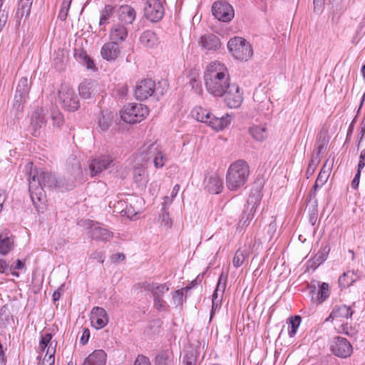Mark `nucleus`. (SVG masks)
I'll return each instance as SVG.
<instances>
[{
  "mask_svg": "<svg viewBox=\"0 0 365 365\" xmlns=\"http://www.w3.org/2000/svg\"><path fill=\"white\" fill-rule=\"evenodd\" d=\"M58 100L62 107L68 111H75L79 108V101L73 88L61 84L58 90Z\"/></svg>",
  "mask_w": 365,
  "mask_h": 365,
  "instance_id": "obj_9",
  "label": "nucleus"
},
{
  "mask_svg": "<svg viewBox=\"0 0 365 365\" xmlns=\"http://www.w3.org/2000/svg\"><path fill=\"white\" fill-rule=\"evenodd\" d=\"M143 291L150 293L153 299V307L158 312H167L169 305L164 299V295L169 291V285L157 282H143L139 284Z\"/></svg>",
  "mask_w": 365,
  "mask_h": 365,
  "instance_id": "obj_4",
  "label": "nucleus"
},
{
  "mask_svg": "<svg viewBox=\"0 0 365 365\" xmlns=\"http://www.w3.org/2000/svg\"><path fill=\"white\" fill-rule=\"evenodd\" d=\"M365 166V149L362 150L359 156L358 170H361Z\"/></svg>",
  "mask_w": 365,
  "mask_h": 365,
  "instance_id": "obj_56",
  "label": "nucleus"
},
{
  "mask_svg": "<svg viewBox=\"0 0 365 365\" xmlns=\"http://www.w3.org/2000/svg\"><path fill=\"white\" fill-rule=\"evenodd\" d=\"M227 48L235 58L247 61L252 56L251 45L241 37L231 38L227 43Z\"/></svg>",
  "mask_w": 365,
  "mask_h": 365,
  "instance_id": "obj_8",
  "label": "nucleus"
},
{
  "mask_svg": "<svg viewBox=\"0 0 365 365\" xmlns=\"http://www.w3.org/2000/svg\"><path fill=\"white\" fill-rule=\"evenodd\" d=\"M250 255V249L247 247L240 248L237 250L232 259L233 266L238 268L244 264Z\"/></svg>",
  "mask_w": 365,
  "mask_h": 365,
  "instance_id": "obj_36",
  "label": "nucleus"
},
{
  "mask_svg": "<svg viewBox=\"0 0 365 365\" xmlns=\"http://www.w3.org/2000/svg\"><path fill=\"white\" fill-rule=\"evenodd\" d=\"M9 268L10 267L6 261L4 259H0V273H6Z\"/></svg>",
  "mask_w": 365,
  "mask_h": 365,
  "instance_id": "obj_60",
  "label": "nucleus"
},
{
  "mask_svg": "<svg viewBox=\"0 0 365 365\" xmlns=\"http://www.w3.org/2000/svg\"><path fill=\"white\" fill-rule=\"evenodd\" d=\"M301 317L299 316H294L291 317L287 322L288 324V334L290 337H293L300 325Z\"/></svg>",
  "mask_w": 365,
  "mask_h": 365,
  "instance_id": "obj_43",
  "label": "nucleus"
},
{
  "mask_svg": "<svg viewBox=\"0 0 365 365\" xmlns=\"http://www.w3.org/2000/svg\"><path fill=\"white\" fill-rule=\"evenodd\" d=\"M360 174H361V170H357V173L355 175V176H354V179H353V180L351 182V187L354 189H356L358 187V186H359Z\"/></svg>",
  "mask_w": 365,
  "mask_h": 365,
  "instance_id": "obj_58",
  "label": "nucleus"
},
{
  "mask_svg": "<svg viewBox=\"0 0 365 365\" xmlns=\"http://www.w3.org/2000/svg\"><path fill=\"white\" fill-rule=\"evenodd\" d=\"M57 341L52 339L51 333L42 334L39 341V351L46 352L41 365H54Z\"/></svg>",
  "mask_w": 365,
  "mask_h": 365,
  "instance_id": "obj_10",
  "label": "nucleus"
},
{
  "mask_svg": "<svg viewBox=\"0 0 365 365\" xmlns=\"http://www.w3.org/2000/svg\"><path fill=\"white\" fill-rule=\"evenodd\" d=\"M89 336H90V331L88 329H86L83 330V335L81 338V343L82 344H85L88 342V339H89Z\"/></svg>",
  "mask_w": 365,
  "mask_h": 365,
  "instance_id": "obj_62",
  "label": "nucleus"
},
{
  "mask_svg": "<svg viewBox=\"0 0 365 365\" xmlns=\"http://www.w3.org/2000/svg\"><path fill=\"white\" fill-rule=\"evenodd\" d=\"M172 300L175 306L182 305L183 302V290L178 289L173 292Z\"/></svg>",
  "mask_w": 365,
  "mask_h": 365,
  "instance_id": "obj_50",
  "label": "nucleus"
},
{
  "mask_svg": "<svg viewBox=\"0 0 365 365\" xmlns=\"http://www.w3.org/2000/svg\"><path fill=\"white\" fill-rule=\"evenodd\" d=\"M73 160L75 162H74V163L73 165V168H72V171H71L72 175H81L82 173V170H81L80 164L75 159H73Z\"/></svg>",
  "mask_w": 365,
  "mask_h": 365,
  "instance_id": "obj_54",
  "label": "nucleus"
},
{
  "mask_svg": "<svg viewBox=\"0 0 365 365\" xmlns=\"http://www.w3.org/2000/svg\"><path fill=\"white\" fill-rule=\"evenodd\" d=\"M26 96L16 93L14 98L13 108L17 113H21L24 110V103L26 101Z\"/></svg>",
  "mask_w": 365,
  "mask_h": 365,
  "instance_id": "obj_45",
  "label": "nucleus"
},
{
  "mask_svg": "<svg viewBox=\"0 0 365 365\" xmlns=\"http://www.w3.org/2000/svg\"><path fill=\"white\" fill-rule=\"evenodd\" d=\"M277 223L275 220L272 221L269 223L268 227H267V233L269 235V238H272L277 230Z\"/></svg>",
  "mask_w": 365,
  "mask_h": 365,
  "instance_id": "obj_53",
  "label": "nucleus"
},
{
  "mask_svg": "<svg viewBox=\"0 0 365 365\" xmlns=\"http://www.w3.org/2000/svg\"><path fill=\"white\" fill-rule=\"evenodd\" d=\"M261 199L262 195L259 189H255L251 191L247 200V207L241 216L240 222L242 226H247L253 219Z\"/></svg>",
  "mask_w": 365,
  "mask_h": 365,
  "instance_id": "obj_11",
  "label": "nucleus"
},
{
  "mask_svg": "<svg viewBox=\"0 0 365 365\" xmlns=\"http://www.w3.org/2000/svg\"><path fill=\"white\" fill-rule=\"evenodd\" d=\"M198 43L201 48L207 53L216 51L219 50L221 46L219 38L211 34L202 36Z\"/></svg>",
  "mask_w": 365,
  "mask_h": 365,
  "instance_id": "obj_22",
  "label": "nucleus"
},
{
  "mask_svg": "<svg viewBox=\"0 0 365 365\" xmlns=\"http://www.w3.org/2000/svg\"><path fill=\"white\" fill-rule=\"evenodd\" d=\"M72 0H63L62 2L61 8L58 13V19L61 21H65L68 16V12L70 9V6Z\"/></svg>",
  "mask_w": 365,
  "mask_h": 365,
  "instance_id": "obj_47",
  "label": "nucleus"
},
{
  "mask_svg": "<svg viewBox=\"0 0 365 365\" xmlns=\"http://www.w3.org/2000/svg\"><path fill=\"white\" fill-rule=\"evenodd\" d=\"M318 162H319V159L314 160V158H312L311 160V163H309V165L307 168V173H309V174H312L314 172L316 165L317 164Z\"/></svg>",
  "mask_w": 365,
  "mask_h": 365,
  "instance_id": "obj_57",
  "label": "nucleus"
},
{
  "mask_svg": "<svg viewBox=\"0 0 365 365\" xmlns=\"http://www.w3.org/2000/svg\"><path fill=\"white\" fill-rule=\"evenodd\" d=\"M224 101L230 108H237L240 106L243 101V92L241 88L235 84H230L229 88L225 91Z\"/></svg>",
  "mask_w": 365,
  "mask_h": 365,
  "instance_id": "obj_15",
  "label": "nucleus"
},
{
  "mask_svg": "<svg viewBox=\"0 0 365 365\" xmlns=\"http://www.w3.org/2000/svg\"><path fill=\"white\" fill-rule=\"evenodd\" d=\"M14 247L13 236L0 235V255L5 256L8 255Z\"/></svg>",
  "mask_w": 365,
  "mask_h": 365,
  "instance_id": "obj_38",
  "label": "nucleus"
},
{
  "mask_svg": "<svg viewBox=\"0 0 365 365\" xmlns=\"http://www.w3.org/2000/svg\"><path fill=\"white\" fill-rule=\"evenodd\" d=\"M155 83L151 79H145L139 82L135 90L137 99L143 101L151 96L155 91Z\"/></svg>",
  "mask_w": 365,
  "mask_h": 365,
  "instance_id": "obj_19",
  "label": "nucleus"
},
{
  "mask_svg": "<svg viewBox=\"0 0 365 365\" xmlns=\"http://www.w3.org/2000/svg\"><path fill=\"white\" fill-rule=\"evenodd\" d=\"M138 161L148 163L153 160L155 168H162L168 161V157L165 150L157 143L145 144L139 153L136 154Z\"/></svg>",
  "mask_w": 365,
  "mask_h": 365,
  "instance_id": "obj_5",
  "label": "nucleus"
},
{
  "mask_svg": "<svg viewBox=\"0 0 365 365\" xmlns=\"http://www.w3.org/2000/svg\"><path fill=\"white\" fill-rule=\"evenodd\" d=\"M91 258L97 259L100 262H103L106 257L102 252H95L91 255Z\"/></svg>",
  "mask_w": 365,
  "mask_h": 365,
  "instance_id": "obj_55",
  "label": "nucleus"
},
{
  "mask_svg": "<svg viewBox=\"0 0 365 365\" xmlns=\"http://www.w3.org/2000/svg\"><path fill=\"white\" fill-rule=\"evenodd\" d=\"M30 84L26 77H22L17 85L16 93L28 97Z\"/></svg>",
  "mask_w": 365,
  "mask_h": 365,
  "instance_id": "obj_42",
  "label": "nucleus"
},
{
  "mask_svg": "<svg viewBox=\"0 0 365 365\" xmlns=\"http://www.w3.org/2000/svg\"><path fill=\"white\" fill-rule=\"evenodd\" d=\"M46 110L42 107H38L32 112L29 130L33 136L39 135L41 128L46 124Z\"/></svg>",
  "mask_w": 365,
  "mask_h": 365,
  "instance_id": "obj_14",
  "label": "nucleus"
},
{
  "mask_svg": "<svg viewBox=\"0 0 365 365\" xmlns=\"http://www.w3.org/2000/svg\"><path fill=\"white\" fill-rule=\"evenodd\" d=\"M113 115L108 110H103L98 118V125L102 130H106L110 127Z\"/></svg>",
  "mask_w": 365,
  "mask_h": 365,
  "instance_id": "obj_41",
  "label": "nucleus"
},
{
  "mask_svg": "<svg viewBox=\"0 0 365 365\" xmlns=\"http://www.w3.org/2000/svg\"><path fill=\"white\" fill-rule=\"evenodd\" d=\"M183 365H195L196 357L192 354H187L182 359Z\"/></svg>",
  "mask_w": 365,
  "mask_h": 365,
  "instance_id": "obj_51",
  "label": "nucleus"
},
{
  "mask_svg": "<svg viewBox=\"0 0 365 365\" xmlns=\"http://www.w3.org/2000/svg\"><path fill=\"white\" fill-rule=\"evenodd\" d=\"M145 16L150 21L157 22L164 15V8L160 0H148L144 7Z\"/></svg>",
  "mask_w": 365,
  "mask_h": 365,
  "instance_id": "obj_16",
  "label": "nucleus"
},
{
  "mask_svg": "<svg viewBox=\"0 0 365 365\" xmlns=\"http://www.w3.org/2000/svg\"><path fill=\"white\" fill-rule=\"evenodd\" d=\"M252 138L258 142L264 141L268 137V130L266 124L252 125L249 128Z\"/></svg>",
  "mask_w": 365,
  "mask_h": 365,
  "instance_id": "obj_32",
  "label": "nucleus"
},
{
  "mask_svg": "<svg viewBox=\"0 0 365 365\" xmlns=\"http://www.w3.org/2000/svg\"><path fill=\"white\" fill-rule=\"evenodd\" d=\"M149 113L147 106L141 103H129L120 111L121 119L130 124L142 121Z\"/></svg>",
  "mask_w": 365,
  "mask_h": 365,
  "instance_id": "obj_7",
  "label": "nucleus"
},
{
  "mask_svg": "<svg viewBox=\"0 0 365 365\" xmlns=\"http://www.w3.org/2000/svg\"><path fill=\"white\" fill-rule=\"evenodd\" d=\"M75 55L86 66L87 68L93 69L95 67L93 61L83 50H78L76 52Z\"/></svg>",
  "mask_w": 365,
  "mask_h": 365,
  "instance_id": "obj_44",
  "label": "nucleus"
},
{
  "mask_svg": "<svg viewBox=\"0 0 365 365\" xmlns=\"http://www.w3.org/2000/svg\"><path fill=\"white\" fill-rule=\"evenodd\" d=\"M169 354L168 351H161L155 356V362L158 365H168Z\"/></svg>",
  "mask_w": 365,
  "mask_h": 365,
  "instance_id": "obj_49",
  "label": "nucleus"
},
{
  "mask_svg": "<svg viewBox=\"0 0 365 365\" xmlns=\"http://www.w3.org/2000/svg\"><path fill=\"white\" fill-rule=\"evenodd\" d=\"M113 162V158L109 155L94 158L89 165L90 175L93 177L108 169Z\"/></svg>",
  "mask_w": 365,
  "mask_h": 365,
  "instance_id": "obj_17",
  "label": "nucleus"
},
{
  "mask_svg": "<svg viewBox=\"0 0 365 365\" xmlns=\"http://www.w3.org/2000/svg\"><path fill=\"white\" fill-rule=\"evenodd\" d=\"M191 115L197 121L208 124L215 130H221L230 124L232 117L229 114L220 118L212 115L209 110L202 108L195 107L191 111Z\"/></svg>",
  "mask_w": 365,
  "mask_h": 365,
  "instance_id": "obj_6",
  "label": "nucleus"
},
{
  "mask_svg": "<svg viewBox=\"0 0 365 365\" xmlns=\"http://www.w3.org/2000/svg\"><path fill=\"white\" fill-rule=\"evenodd\" d=\"M250 176V166L243 160L232 163L226 174V185L230 190H237L247 183Z\"/></svg>",
  "mask_w": 365,
  "mask_h": 365,
  "instance_id": "obj_3",
  "label": "nucleus"
},
{
  "mask_svg": "<svg viewBox=\"0 0 365 365\" xmlns=\"http://www.w3.org/2000/svg\"><path fill=\"white\" fill-rule=\"evenodd\" d=\"M179 190H180V185H175L173 187V190L171 192V197H172V199L170 200V198L168 197V200H167V202H169L170 201L172 202L173 199L174 197H175V196L178 195Z\"/></svg>",
  "mask_w": 365,
  "mask_h": 365,
  "instance_id": "obj_64",
  "label": "nucleus"
},
{
  "mask_svg": "<svg viewBox=\"0 0 365 365\" xmlns=\"http://www.w3.org/2000/svg\"><path fill=\"white\" fill-rule=\"evenodd\" d=\"M34 0H20L19 8L16 14V21L20 24L21 19L24 16L27 17L31 12V8Z\"/></svg>",
  "mask_w": 365,
  "mask_h": 365,
  "instance_id": "obj_34",
  "label": "nucleus"
},
{
  "mask_svg": "<svg viewBox=\"0 0 365 365\" xmlns=\"http://www.w3.org/2000/svg\"><path fill=\"white\" fill-rule=\"evenodd\" d=\"M212 11L217 19L223 22L230 21L235 15L232 6L222 1L215 2L212 7Z\"/></svg>",
  "mask_w": 365,
  "mask_h": 365,
  "instance_id": "obj_13",
  "label": "nucleus"
},
{
  "mask_svg": "<svg viewBox=\"0 0 365 365\" xmlns=\"http://www.w3.org/2000/svg\"><path fill=\"white\" fill-rule=\"evenodd\" d=\"M204 187L208 192L218 194L223 188L222 181L217 174H213L205 177Z\"/></svg>",
  "mask_w": 365,
  "mask_h": 365,
  "instance_id": "obj_24",
  "label": "nucleus"
},
{
  "mask_svg": "<svg viewBox=\"0 0 365 365\" xmlns=\"http://www.w3.org/2000/svg\"><path fill=\"white\" fill-rule=\"evenodd\" d=\"M128 29L125 25L120 23L114 24L110 29L109 37L110 41H117L118 43L124 41L128 36Z\"/></svg>",
  "mask_w": 365,
  "mask_h": 365,
  "instance_id": "obj_25",
  "label": "nucleus"
},
{
  "mask_svg": "<svg viewBox=\"0 0 365 365\" xmlns=\"http://www.w3.org/2000/svg\"><path fill=\"white\" fill-rule=\"evenodd\" d=\"M8 20V13H2L0 14V31H1L2 28L6 24V21Z\"/></svg>",
  "mask_w": 365,
  "mask_h": 365,
  "instance_id": "obj_63",
  "label": "nucleus"
},
{
  "mask_svg": "<svg viewBox=\"0 0 365 365\" xmlns=\"http://www.w3.org/2000/svg\"><path fill=\"white\" fill-rule=\"evenodd\" d=\"M353 311L350 307L344 304L335 306L326 321L330 319H349L351 317Z\"/></svg>",
  "mask_w": 365,
  "mask_h": 365,
  "instance_id": "obj_29",
  "label": "nucleus"
},
{
  "mask_svg": "<svg viewBox=\"0 0 365 365\" xmlns=\"http://www.w3.org/2000/svg\"><path fill=\"white\" fill-rule=\"evenodd\" d=\"M334 164V158L330 160L327 159L324 163L323 167L322 168L318 177L315 181L314 189L317 190L319 187H322L325 182L327 181L331 168Z\"/></svg>",
  "mask_w": 365,
  "mask_h": 365,
  "instance_id": "obj_26",
  "label": "nucleus"
},
{
  "mask_svg": "<svg viewBox=\"0 0 365 365\" xmlns=\"http://www.w3.org/2000/svg\"><path fill=\"white\" fill-rule=\"evenodd\" d=\"M226 277H223V273L221 274L219 277L217 287L212 294V306L210 313V317L212 318L214 311L220 307L221 303V299H218V292H221V295L223 294L225 289Z\"/></svg>",
  "mask_w": 365,
  "mask_h": 365,
  "instance_id": "obj_31",
  "label": "nucleus"
},
{
  "mask_svg": "<svg viewBox=\"0 0 365 365\" xmlns=\"http://www.w3.org/2000/svg\"><path fill=\"white\" fill-rule=\"evenodd\" d=\"M363 277L361 272L354 270H349L344 272L339 278V284L341 287L346 288L352 285L356 281L361 279Z\"/></svg>",
  "mask_w": 365,
  "mask_h": 365,
  "instance_id": "obj_28",
  "label": "nucleus"
},
{
  "mask_svg": "<svg viewBox=\"0 0 365 365\" xmlns=\"http://www.w3.org/2000/svg\"><path fill=\"white\" fill-rule=\"evenodd\" d=\"M167 200H168V197H165L164 198V202L163 203L162 212L159 216L158 221L160 222L161 225L167 227L168 228H170L172 226V222L170 218L169 213L168 212L167 206H168L170 204H171V201H170L169 202H167Z\"/></svg>",
  "mask_w": 365,
  "mask_h": 365,
  "instance_id": "obj_40",
  "label": "nucleus"
},
{
  "mask_svg": "<svg viewBox=\"0 0 365 365\" xmlns=\"http://www.w3.org/2000/svg\"><path fill=\"white\" fill-rule=\"evenodd\" d=\"M8 197V195L5 190H0V212L2 210L3 205Z\"/></svg>",
  "mask_w": 365,
  "mask_h": 365,
  "instance_id": "obj_59",
  "label": "nucleus"
},
{
  "mask_svg": "<svg viewBox=\"0 0 365 365\" xmlns=\"http://www.w3.org/2000/svg\"><path fill=\"white\" fill-rule=\"evenodd\" d=\"M207 91L214 97H222L230 84V76L227 66L220 61L210 63L204 73Z\"/></svg>",
  "mask_w": 365,
  "mask_h": 365,
  "instance_id": "obj_1",
  "label": "nucleus"
},
{
  "mask_svg": "<svg viewBox=\"0 0 365 365\" xmlns=\"http://www.w3.org/2000/svg\"><path fill=\"white\" fill-rule=\"evenodd\" d=\"M106 357L103 350H95L84 359L83 365H106Z\"/></svg>",
  "mask_w": 365,
  "mask_h": 365,
  "instance_id": "obj_30",
  "label": "nucleus"
},
{
  "mask_svg": "<svg viewBox=\"0 0 365 365\" xmlns=\"http://www.w3.org/2000/svg\"><path fill=\"white\" fill-rule=\"evenodd\" d=\"M147 163H144L142 160L138 161L136 155L135 156V165L133 168V180L135 184L138 187H145L148 182V175L145 170V165Z\"/></svg>",
  "mask_w": 365,
  "mask_h": 365,
  "instance_id": "obj_21",
  "label": "nucleus"
},
{
  "mask_svg": "<svg viewBox=\"0 0 365 365\" xmlns=\"http://www.w3.org/2000/svg\"><path fill=\"white\" fill-rule=\"evenodd\" d=\"M121 48L117 41H108L105 43L101 48V57L110 62H114L120 55Z\"/></svg>",
  "mask_w": 365,
  "mask_h": 365,
  "instance_id": "obj_18",
  "label": "nucleus"
},
{
  "mask_svg": "<svg viewBox=\"0 0 365 365\" xmlns=\"http://www.w3.org/2000/svg\"><path fill=\"white\" fill-rule=\"evenodd\" d=\"M29 192L34 205L38 209L44 197V187H53L58 185V181L53 174L39 169L34 173L30 172L29 176Z\"/></svg>",
  "mask_w": 365,
  "mask_h": 365,
  "instance_id": "obj_2",
  "label": "nucleus"
},
{
  "mask_svg": "<svg viewBox=\"0 0 365 365\" xmlns=\"http://www.w3.org/2000/svg\"><path fill=\"white\" fill-rule=\"evenodd\" d=\"M98 83L91 79H86L78 86L79 95L85 99L91 98L93 93L97 91Z\"/></svg>",
  "mask_w": 365,
  "mask_h": 365,
  "instance_id": "obj_27",
  "label": "nucleus"
},
{
  "mask_svg": "<svg viewBox=\"0 0 365 365\" xmlns=\"http://www.w3.org/2000/svg\"><path fill=\"white\" fill-rule=\"evenodd\" d=\"M330 251V247L328 245L322 247L315 256L310 260L311 267L316 269L321 264H322L327 258Z\"/></svg>",
  "mask_w": 365,
  "mask_h": 365,
  "instance_id": "obj_37",
  "label": "nucleus"
},
{
  "mask_svg": "<svg viewBox=\"0 0 365 365\" xmlns=\"http://www.w3.org/2000/svg\"><path fill=\"white\" fill-rule=\"evenodd\" d=\"M90 320L95 329H101L108 324V317L103 308L95 307L91 310Z\"/></svg>",
  "mask_w": 365,
  "mask_h": 365,
  "instance_id": "obj_20",
  "label": "nucleus"
},
{
  "mask_svg": "<svg viewBox=\"0 0 365 365\" xmlns=\"http://www.w3.org/2000/svg\"><path fill=\"white\" fill-rule=\"evenodd\" d=\"M134 365H151L148 357L139 355L134 363Z\"/></svg>",
  "mask_w": 365,
  "mask_h": 365,
  "instance_id": "obj_52",
  "label": "nucleus"
},
{
  "mask_svg": "<svg viewBox=\"0 0 365 365\" xmlns=\"http://www.w3.org/2000/svg\"><path fill=\"white\" fill-rule=\"evenodd\" d=\"M113 8L110 5H106L105 8L101 12L99 21L100 25H103L108 23V19L112 16Z\"/></svg>",
  "mask_w": 365,
  "mask_h": 365,
  "instance_id": "obj_46",
  "label": "nucleus"
},
{
  "mask_svg": "<svg viewBox=\"0 0 365 365\" xmlns=\"http://www.w3.org/2000/svg\"><path fill=\"white\" fill-rule=\"evenodd\" d=\"M330 349L331 352L339 358H347L353 352V348L350 342L344 337L336 336L333 339Z\"/></svg>",
  "mask_w": 365,
  "mask_h": 365,
  "instance_id": "obj_12",
  "label": "nucleus"
},
{
  "mask_svg": "<svg viewBox=\"0 0 365 365\" xmlns=\"http://www.w3.org/2000/svg\"><path fill=\"white\" fill-rule=\"evenodd\" d=\"M91 236L97 240L108 241L112 238L113 233L98 224H96L91 227Z\"/></svg>",
  "mask_w": 365,
  "mask_h": 365,
  "instance_id": "obj_33",
  "label": "nucleus"
},
{
  "mask_svg": "<svg viewBox=\"0 0 365 365\" xmlns=\"http://www.w3.org/2000/svg\"><path fill=\"white\" fill-rule=\"evenodd\" d=\"M51 119L53 121V125L56 127L59 128L63 123V117L61 113L58 110H54L51 113Z\"/></svg>",
  "mask_w": 365,
  "mask_h": 365,
  "instance_id": "obj_48",
  "label": "nucleus"
},
{
  "mask_svg": "<svg viewBox=\"0 0 365 365\" xmlns=\"http://www.w3.org/2000/svg\"><path fill=\"white\" fill-rule=\"evenodd\" d=\"M25 267L24 262H23L21 260L18 259L15 264H13L10 267L9 270L12 269H23Z\"/></svg>",
  "mask_w": 365,
  "mask_h": 365,
  "instance_id": "obj_61",
  "label": "nucleus"
},
{
  "mask_svg": "<svg viewBox=\"0 0 365 365\" xmlns=\"http://www.w3.org/2000/svg\"><path fill=\"white\" fill-rule=\"evenodd\" d=\"M329 286L327 283L323 282L316 296H314V294L312 296V301L317 304H322L324 302L329 296Z\"/></svg>",
  "mask_w": 365,
  "mask_h": 365,
  "instance_id": "obj_39",
  "label": "nucleus"
},
{
  "mask_svg": "<svg viewBox=\"0 0 365 365\" xmlns=\"http://www.w3.org/2000/svg\"><path fill=\"white\" fill-rule=\"evenodd\" d=\"M140 41L143 46L151 48L158 45V38L153 31L148 30L141 34Z\"/></svg>",
  "mask_w": 365,
  "mask_h": 365,
  "instance_id": "obj_35",
  "label": "nucleus"
},
{
  "mask_svg": "<svg viewBox=\"0 0 365 365\" xmlns=\"http://www.w3.org/2000/svg\"><path fill=\"white\" fill-rule=\"evenodd\" d=\"M116 15L119 23L125 26L132 24L136 18L135 10L129 5L120 6L116 11Z\"/></svg>",
  "mask_w": 365,
  "mask_h": 365,
  "instance_id": "obj_23",
  "label": "nucleus"
}]
</instances>
